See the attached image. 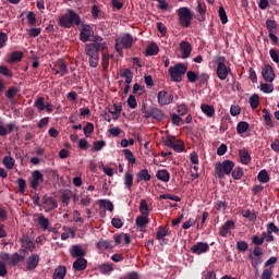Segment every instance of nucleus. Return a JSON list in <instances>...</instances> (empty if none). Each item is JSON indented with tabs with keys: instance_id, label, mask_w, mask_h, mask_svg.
Listing matches in <instances>:
<instances>
[{
	"instance_id": "12",
	"label": "nucleus",
	"mask_w": 279,
	"mask_h": 279,
	"mask_svg": "<svg viewBox=\"0 0 279 279\" xmlns=\"http://www.w3.org/2000/svg\"><path fill=\"white\" fill-rule=\"evenodd\" d=\"M41 206L45 213H50V210L58 208V202H56V198L45 195L41 198Z\"/></svg>"
},
{
	"instance_id": "54",
	"label": "nucleus",
	"mask_w": 279,
	"mask_h": 279,
	"mask_svg": "<svg viewBox=\"0 0 279 279\" xmlns=\"http://www.w3.org/2000/svg\"><path fill=\"white\" fill-rule=\"evenodd\" d=\"M16 184L19 186V191L21 195H25V189H27V183L24 179H17Z\"/></svg>"
},
{
	"instance_id": "13",
	"label": "nucleus",
	"mask_w": 279,
	"mask_h": 279,
	"mask_svg": "<svg viewBox=\"0 0 279 279\" xmlns=\"http://www.w3.org/2000/svg\"><path fill=\"white\" fill-rule=\"evenodd\" d=\"M157 101L161 107L169 106V104H173V96L167 90H161L157 94Z\"/></svg>"
},
{
	"instance_id": "52",
	"label": "nucleus",
	"mask_w": 279,
	"mask_h": 279,
	"mask_svg": "<svg viewBox=\"0 0 279 279\" xmlns=\"http://www.w3.org/2000/svg\"><path fill=\"white\" fill-rule=\"evenodd\" d=\"M83 132H84L85 136L88 138V136H90L93 134V132H95V125H93V123L88 122L84 126Z\"/></svg>"
},
{
	"instance_id": "56",
	"label": "nucleus",
	"mask_w": 279,
	"mask_h": 279,
	"mask_svg": "<svg viewBox=\"0 0 279 279\" xmlns=\"http://www.w3.org/2000/svg\"><path fill=\"white\" fill-rule=\"evenodd\" d=\"M16 95H19V89L16 87H11L5 93V97H8V99H14Z\"/></svg>"
},
{
	"instance_id": "46",
	"label": "nucleus",
	"mask_w": 279,
	"mask_h": 279,
	"mask_svg": "<svg viewBox=\"0 0 279 279\" xmlns=\"http://www.w3.org/2000/svg\"><path fill=\"white\" fill-rule=\"evenodd\" d=\"M266 29H268L269 34L276 33V29H278V25L276 24V21L267 20L266 21Z\"/></svg>"
},
{
	"instance_id": "22",
	"label": "nucleus",
	"mask_w": 279,
	"mask_h": 279,
	"mask_svg": "<svg viewBox=\"0 0 279 279\" xmlns=\"http://www.w3.org/2000/svg\"><path fill=\"white\" fill-rule=\"evenodd\" d=\"M239 158L242 165H250V162L252 161V157L250 156V151H247V149H240Z\"/></svg>"
},
{
	"instance_id": "29",
	"label": "nucleus",
	"mask_w": 279,
	"mask_h": 279,
	"mask_svg": "<svg viewBox=\"0 0 279 279\" xmlns=\"http://www.w3.org/2000/svg\"><path fill=\"white\" fill-rule=\"evenodd\" d=\"M120 77L125 78V84H132L134 74L132 73V70L125 69V70H122V72L120 73Z\"/></svg>"
},
{
	"instance_id": "23",
	"label": "nucleus",
	"mask_w": 279,
	"mask_h": 279,
	"mask_svg": "<svg viewBox=\"0 0 279 279\" xmlns=\"http://www.w3.org/2000/svg\"><path fill=\"white\" fill-rule=\"evenodd\" d=\"M71 256H73V258H83V256H86V251H84L80 245H73Z\"/></svg>"
},
{
	"instance_id": "51",
	"label": "nucleus",
	"mask_w": 279,
	"mask_h": 279,
	"mask_svg": "<svg viewBox=\"0 0 279 279\" xmlns=\"http://www.w3.org/2000/svg\"><path fill=\"white\" fill-rule=\"evenodd\" d=\"M218 14L222 25H226V23H228V14H226V9H223V7H220L218 10Z\"/></svg>"
},
{
	"instance_id": "35",
	"label": "nucleus",
	"mask_w": 279,
	"mask_h": 279,
	"mask_svg": "<svg viewBox=\"0 0 279 279\" xmlns=\"http://www.w3.org/2000/svg\"><path fill=\"white\" fill-rule=\"evenodd\" d=\"M98 269H99L100 274L106 275V274H111V271H113L114 267L112 266V264L106 263V264H101Z\"/></svg>"
},
{
	"instance_id": "31",
	"label": "nucleus",
	"mask_w": 279,
	"mask_h": 279,
	"mask_svg": "<svg viewBox=\"0 0 279 279\" xmlns=\"http://www.w3.org/2000/svg\"><path fill=\"white\" fill-rule=\"evenodd\" d=\"M123 110V107L120 105H113V109H108V112L110 114H113V121H117L119 117H121V111Z\"/></svg>"
},
{
	"instance_id": "27",
	"label": "nucleus",
	"mask_w": 279,
	"mask_h": 279,
	"mask_svg": "<svg viewBox=\"0 0 279 279\" xmlns=\"http://www.w3.org/2000/svg\"><path fill=\"white\" fill-rule=\"evenodd\" d=\"M64 276H66V267L59 266L54 269L53 279H64Z\"/></svg>"
},
{
	"instance_id": "8",
	"label": "nucleus",
	"mask_w": 279,
	"mask_h": 279,
	"mask_svg": "<svg viewBox=\"0 0 279 279\" xmlns=\"http://www.w3.org/2000/svg\"><path fill=\"white\" fill-rule=\"evenodd\" d=\"M31 189L38 191V186L45 182V174L40 170H35L28 180Z\"/></svg>"
},
{
	"instance_id": "48",
	"label": "nucleus",
	"mask_w": 279,
	"mask_h": 279,
	"mask_svg": "<svg viewBox=\"0 0 279 279\" xmlns=\"http://www.w3.org/2000/svg\"><path fill=\"white\" fill-rule=\"evenodd\" d=\"M263 112H264L265 124L268 128H274V122L271 121V114L267 111V109H263Z\"/></svg>"
},
{
	"instance_id": "42",
	"label": "nucleus",
	"mask_w": 279,
	"mask_h": 279,
	"mask_svg": "<svg viewBox=\"0 0 279 279\" xmlns=\"http://www.w3.org/2000/svg\"><path fill=\"white\" fill-rule=\"evenodd\" d=\"M14 158L10 157V156H5L2 160V165L7 168V169H14Z\"/></svg>"
},
{
	"instance_id": "55",
	"label": "nucleus",
	"mask_w": 279,
	"mask_h": 279,
	"mask_svg": "<svg viewBox=\"0 0 279 279\" xmlns=\"http://www.w3.org/2000/svg\"><path fill=\"white\" fill-rule=\"evenodd\" d=\"M159 199H171L172 202H182V198H180V196H175L172 194H161L159 196Z\"/></svg>"
},
{
	"instance_id": "37",
	"label": "nucleus",
	"mask_w": 279,
	"mask_h": 279,
	"mask_svg": "<svg viewBox=\"0 0 279 279\" xmlns=\"http://www.w3.org/2000/svg\"><path fill=\"white\" fill-rule=\"evenodd\" d=\"M135 223L137 226V228H145V226H147V223H149V218H147V216H140L136 218Z\"/></svg>"
},
{
	"instance_id": "4",
	"label": "nucleus",
	"mask_w": 279,
	"mask_h": 279,
	"mask_svg": "<svg viewBox=\"0 0 279 279\" xmlns=\"http://www.w3.org/2000/svg\"><path fill=\"white\" fill-rule=\"evenodd\" d=\"M186 71H189V65L184 63H177L174 66H170L168 73L171 77V82L180 84L184 75H186Z\"/></svg>"
},
{
	"instance_id": "1",
	"label": "nucleus",
	"mask_w": 279,
	"mask_h": 279,
	"mask_svg": "<svg viewBox=\"0 0 279 279\" xmlns=\"http://www.w3.org/2000/svg\"><path fill=\"white\" fill-rule=\"evenodd\" d=\"M106 41L104 38L97 36L93 39V43L87 44L85 46V53L88 57L89 65L93 69H97L99 66V51H104L106 49Z\"/></svg>"
},
{
	"instance_id": "43",
	"label": "nucleus",
	"mask_w": 279,
	"mask_h": 279,
	"mask_svg": "<svg viewBox=\"0 0 279 279\" xmlns=\"http://www.w3.org/2000/svg\"><path fill=\"white\" fill-rule=\"evenodd\" d=\"M250 104L251 108H253V110H256V108H258V106L260 105V98L258 97V95H252L250 98Z\"/></svg>"
},
{
	"instance_id": "59",
	"label": "nucleus",
	"mask_w": 279,
	"mask_h": 279,
	"mask_svg": "<svg viewBox=\"0 0 279 279\" xmlns=\"http://www.w3.org/2000/svg\"><path fill=\"white\" fill-rule=\"evenodd\" d=\"M232 178H233V180H241L243 178V169L235 168L232 171Z\"/></svg>"
},
{
	"instance_id": "11",
	"label": "nucleus",
	"mask_w": 279,
	"mask_h": 279,
	"mask_svg": "<svg viewBox=\"0 0 279 279\" xmlns=\"http://www.w3.org/2000/svg\"><path fill=\"white\" fill-rule=\"evenodd\" d=\"M2 260L11 265L12 267H15V265H19V263L23 262L25 257L20 255L19 253H14L13 255H10L8 253H4L1 255Z\"/></svg>"
},
{
	"instance_id": "53",
	"label": "nucleus",
	"mask_w": 279,
	"mask_h": 279,
	"mask_svg": "<svg viewBox=\"0 0 279 279\" xmlns=\"http://www.w3.org/2000/svg\"><path fill=\"white\" fill-rule=\"evenodd\" d=\"M147 56H156L158 54V45L151 44L146 48Z\"/></svg>"
},
{
	"instance_id": "60",
	"label": "nucleus",
	"mask_w": 279,
	"mask_h": 279,
	"mask_svg": "<svg viewBox=\"0 0 279 279\" xmlns=\"http://www.w3.org/2000/svg\"><path fill=\"white\" fill-rule=\"evenodd\" d=\"M247 247H250L247 242H245V241L236 242V248L239 250V252H247Z\"/></svg>"
},
{
	"instance_id": "10",
	"label": "nucleus",
	"mask_w": 279,
	"mask_h": 279,
	"mask_svg": "<svg viewBox=\"0 0 279 279\" xmlns=\"http://www.w3.org/2000/svg\"><path fill=\"white\" fill-rule=\"evenodd\" d=\"M52 71H54V75H60L61 77H64V75H69V66L66 65V62H64V60L62 59L56 61Z\"/></svg>"
},
{
	"instance_id": "18",
	"label": "nucleus",
	"mask_w": 279,
	"mask_h": 279,
	"mask_svg": "<svg viewBox=\"0 0 279 279\" xmlns=\"http://www.w3.org/2000/svg\"><path fill=\"white\" fill-rule=\"evenodd\" d=\"M93 36V27L90 25L83 26L80 33V39L82 43H88V39Z\"/></svg>"
},
{
	"instance_id": "15",
	"label": "nucleus",
	"mask_w": 279,
	"mask_h": 279,
	"mask_svg": "<svg viewBox=\"0 0 279 279\" xmlns=\"http://www.w3.org/2000/svg\"><path fill=\"white\" fill-rule=\"evenodd\" d=\"M38 263H40V256L38 254L31 255L26 260V269L34 271L38 267Z\"/></svg>"
},
{
	"instance_id": "14",
	"label": "nucleus",
	"mask_w": 279,
	"mask_h": 279,
	"mask_svg": "<svg viewBox=\"0 0 279 279\" xmlns=\"http://www.w3.org/2000/svg\"><path fill=\"white\" fill-rule=\"evenodd\" d=\"M210 247L208 246V243L206 242H197L191 247L192 254H197L198 256L202 254H206Z\"/></svg>"
},
{
	"instance_id": "3",
	"label": "nucleus",
	"mask_w": 279,
	"mask_h": 279,
	"mask_svg": "<svg viewBox=\"0 0 279 279\" xmlns=\"http://www.w3.org/2000/svg\"><path fill=\"white\" fill-rule=\"evenodd\" d=\"M232 169H234V161L232 160H223L215 163L214 175L219 180L226 178V175H230L232 173Z\"/></svg>"
},
{
	"instance_id": "25",
	"label": "nucleus",
	"mask_w": 279,
	"mask_h": 279,
	"mask_svg": "<svg viewBox=\"0 0 279 279\" xmlns=\"http://www.w3.org/2000/svg\"><path fill=\"white\" fill-rule=\"evenodd\" d=\"M157 180H160L161 182H169L171 180V174L169 173V170H158L156 173Z\"/></svg>"
},
{
	"instance_id": "44",
	"label": "nucleus",
	"mask_w": 279,
	"mask_h": 279,
	"mask_svg": "<svg viewBox=\"0 0 279 279\" xmlns=\"http://www.w3.org/2000/svg\"><path fill=\"white\" fill-rule=\"evenodd\" d=\"M274 278V267L265 268L262 271L260 279H271Z\"/></svg>"
},
{
	"instance_id": "63",
	"label": "nucleus",
	"mask_w": 279,
	"mask_h": 279,
	"mask_svg": "<svg viewBox=\"0 0 279 279\" xmlns=\"http://www.w3.org/2000/svg\"><path fill=\"white\" fill-rule=\"evenodd\" d=\"M111 226H113V228H123V220H121V218H112L111 220Z\"/></svg>"
},
{
	"instance_id": "28",
	"label": "nucleus",
	"mask_w": 279,
	"mask_h": 279,
	"mask_svg": "<svg viewBox=\"0 0 279 279\" xmlns=\"http://www.w3.org/2000/svg\"><path fill=\"white\" fill-rule=\"evenodd\" d=\"M37 223H39L43 230H51L49 229V219H47L43 214L38 215Z\"/></svg>"
},
{
	"instance_id": "20",
	"label": "nucleus",
	"mask_w": 279,
	"mask_h": 279,
	"mask_svg": "<svg viewBox=\"0 0 279 279\" xmlns=\"http://www.w3.org/2000/svg\"><path fill=\"white\" fill-rule=\"evenodd\" d=\"M234 230V220H227L226 223L220 228V236H228V232Z\"/></svg>"
},
{
	"instance_id": "61",
	"label": "nucleus",
	"mask_w": 279,
	"mask_h": 279,
	"mask_svg": "<svg viewBox=\"0 0 279 279\" xmlns=\"http://www.w3.org/2000/svg\"><path fill=\"white\" fill-rule=\"evenodd\" d=\"M267 232H268L269 234H274V232H275V234H278L279 229L277 228V226H276L274 222H269V223L267 225Z\"/></svg>"
},
{
	"instance_id": "16",
	"label": "nucleus",
	"mask_w": 279,
	"mask_h": 279,
	"mask_svg": "<svg viewBox=\"0 0 279 279\" xmlns=\"http://www.w3.org/2000/svg\"><path fill=\"white\" fill-rule=\"evenodd\" d=\"M22 247L26 250V252H34L36 250V243L32 241L29 235H23L21 239Z\"/></svg>"
},
{
	"instance_id": "24",
	"label": "nucleus",
	"mask_w": 279,
	"mask_h": 279,
	"mask_svg": "<svg viewBox=\"0 0 279 279\" xmlns=\"http://www.w3.org/2000/svg\"><path fill=\"white\" fill-rule=\"evenodd\" d=\"M180 51L182 52V58H189L191 56V44L189 41H181Z\"/></svg>"
},
{
	"instance_id": "64",
	"label": "nucleus",
	"mask_w": 279,
	"mask_h": 279,
	"mask_svg": "<svg viewBox=\"0 0 279 279\" xmlns=\"http://www.w3.org/2000/svg\"><path fill=\"white\" fill-rule=\"evenodd\" d=\"M128 106L132 109L136 108V106H138V104L136 102V97L130 95L128 98Z\"/></svg>"
},
{
	"instance_id": "33",
	"label": "nucleus",
	"mask_w": 279,
	"mask_h": 279,
	"mask_svg": "<svg viewBox=\"0 0 279 279\" xmlns=\"http://www.w3.org/2000/svg\"><path fill=\"white\" fill-rule=\"evenodd\" d=\"M14 132V123L7 124V126L0 125V136H8Z\"/></svg>"
},
{
	"instance_id": "21",
	"label": "nucleus",
	"mask_w": 279,
	"mask_h": 279,
	"mask_svg": "<svg viewBox=\"0 0 279 279\" xmlns=\"http://www.w3.org/2000/svg\"><path fill=\"white\" fill-rule=\"evenodd\" d=\"M88 265V262L82 257H78L74 263H73V269L75 271H84Z\"/></svg>"
},
{
	"instance_id": "17",
	"label": "nucleus",
	"mask_w": 279,
	"mask_h": 279,
	"mask_svg": "<svg viewBox=\"0 0 279 279\" xmlns=\"http://www.w3.org/2000/svg\"><path fill=\"white\" fill-rule=\"evenodd\" d=\"M262 75L265 82H272L276 80V74L274 73V68H271V65H265L262 71Z\"/></svg>"
},
{
	"instance_id": "19",
	"label": "nucleus",
	"mask_w": 279,
	"mask_h": 279,
	"mask_svg": "<svg viewBox=\"0 0 279 279\" xmlns=\"http://www.w3.org/2000/svg\"><path fill=\"white\" fill-rule=\"evenodd\" d=\"M146 119L153 118L157 121H162L165 119V113L159 108H153L149 112H146Z\"/></svg>"
},
{
	"instance_id": "30",
	"label": "nucleus",
	"mask_w": 279,
	"mask_h": 279,
	"mask_svg": "<svg viewBox=\"0 0 279 279\" xmlns=\"http://www.w3.org/2000/svg\"><path fill=\"white\" fill-rule=\"evenodd\" d=\"M241 214H242V217H244V219H247L248 221H256L257 216L254 210L243 209Z\"/></svg>"
},
{
	"instance_id": "5",
	"label": "nucleus",
	"mask_w": 279,
	"mask_h": 279,
	"mask_svg": "<svg viewBox=\"0 0 279 279\" xmlns=\"http://www.w3.org/2000/svg\"><path fill=\"white\" fill-rule=\"evenodd\" d=\"M80 15L75 11L68 10V12L59 19V25L61 27H73V25H80Z\"/></svg>"
},
{
	"instance_id": "2",
	"label": "nucleus",
	"mask_w": 279,
	"mask_h": 279,
	"mask_svg": "<svg viewBox=\"0 0 279 279\" xmlns=\"http://www.w3.org/2000/svg\"><path fill=\"white\" fill-rule=\"evenodd\" d=\"M214 64L216 66V75L221 80V82L228 80V75L232 73L230 66H228V61L223 56H216L214 58Z\"/></svg>"
},
{
	"instance_id": "39",
	"label": "nucleus",
	"mask_w": 279,
	"mask_h": 279,
	"mask_svg": "<svg viewBox=\"0 0 279 279\" xmlns=\"http://www.w3.org/2000/svg\"><path fill=\"white\" fill-rule=\"evenodd\" d=\"M169 234V229L167 227H159L156 233V239L160 241V239H165Z\"/></svg>"
},
{
	"instance_id": "47",
	"label": "nucleus",
	"mask_w": 279,
	"mask_h": 279,
	"mask_svg": "<svg viewBox=\"0 0 279 279\" xmlns=\"http://www.w3.org/2000/svg\"><path fill=\"white\" fill-rule=\"evenodd\" d=\"M140 213L144 216L149 215V207L147 206V201L146 199L141 201V203H140Z\"/></svg>"
},
{
	"instance_id": "26",
	"label": "nucleus",
	"mask_w": 279,
	"mask_h": 279,
	"mask_svg": "<svg viewBox=\"0 0 279 279\" xmlns=\"http://www.w3.org/2000/svg\"><path fill=\"white\" fill-rule=\"evenodd\" d=\"M201 110L202 112H204L209 119H213V117H215V107L207 105V104H203L201 106Z\"/></svg>"
},
{
	"instance_id": "9",
	"label": "nucleus",
	"mask_w": 279,
	"mask_h": 279,
	"mask_svg": "<svg viewBox=\"0 0 279 279\" xmlns=\"http://www.w3.org/2000/svg\"><path fill=\"white\" fill-rule=\"evenodd\" d=\"M165 145H167V147H171V149L178 153L184 151V142L177 140L174 136L166 137Z\"/></svg>"
},
{
	"instance_id": "40",
	"label": "nucleus",
	"mask_w": 279,
	"mask_h": 279,
	"mask_svg": "<svg viewBox=\"0 0 279 279\" xmlns=\"http://www.w3.org/2000/svg\"><path fill=\"white\" fill-rule=\"evenodd\" d=\"M257 180L263 184H267V182H269V173L267 170H262L257 175Z\"/></svg>"
},
{
	"instance_id": "58",
	"label": "nucleus",
	"mask_w": 279,
	"mask_h": 279,
	"mask_svg": "<svg viewBox=\"0 0 279 279\" xmlns=\"http://www.w3.org/2000/svg\"><path fill=\"white\" fill-rule=\"evenodd\" d=\"M269 56L272 61L276 62V64H279V50L278 49H270Z\"/></svg>"
},
{
	"instance_id": "49",
	"label": "nucleus",
	"mask_w": 279,
	"mask_h": 279,
	"mask_svg": "<svg viewBox=\"0 0 279 279\" xmlns=\"http://www.w3.org/2000/svg\"><path fill=\"white\" fill-rule=\"evenodd\" d=\"M137 175L140 180H144V182H149V180H151V175L149 174V171H147V169H143L138 172Z\"/></svg>"
},
{
	"instance_id": "62",
	"label": "nucleus",
	"mask_w": 279,
	"mask_h": 279,
	"mask_svg": "<svg viewBox=\"0 0 279 279\" xmlns=\"http://www.w3.org/2000/svg\"><path fill=\"white\" fill-rule=\"evenodd\" d=\"M133 182H134V178L132 177L131 173L126 172V174H125V183H124L126 189H132Z\"/></svg>"
},
{
	"instance_id": "34",
	"label": "nucleus",
	"mask_w": 279,
	"mask_h": 279,
	"mask_svg": "<svg viewBox=\"0 0 279 279\" xmlns=\"http://www.w3.org/2000/svg\"><path fill=\"white\" fill-rule=\"evenodd\" d=\"M124 158L128 160L130 165H136V157H134V153L130 149H124L123 150Z\"/></svg>"
},
{
	"instance_id": "38",
	"label": "nucleus",
	"mask_w": 279,
	"mask_h": 279,
	"mask_svg": "<svg viewBox=\"0 0 279 279\" xmlns=\"http://www.w3.org/2000/svg\"><path fill=\"white\" fill-rule=\"evenodd\" d=\"M100 208H105V210H109V213H112V210H114V205L112 204V202L108 201V199H100Z\"/></svg>"
},
{
	"instance_id": "6",
	"label": "nucleus",
	"mask_w": 279,
	"mask_h": 279,
	"mask_svg": "<svg viewBox=\"0 0 279 279\" xmlns=\"http://www.w3.org/2000/svg\"><path fill=\"white\" fill-rule=\"evenodd\" d=\"M134 45V38L130 34H124L120 38L116 39V51L119 56H123V49H132Z\"/></svg>"
},
{
	"instance_id": "32",
	"label": "nucleus",
	"mask_w": 279,
	"mask_h": 279,
	"mask_svg": "<svg viewBox=\"0 0 279 279\" xmlns=\"http://www.w3.org/2000/svg\"><path fill=\"white\" fill-rule=\"evenodd\" d=\"M248 258L251 260V265H252L253 269L258 271V266H260L263 264V258L256 257L254 255H248Z\"/></svg>"
},
{
	"instance_id": "45",
	"label": "nucleus",
	"mask_w": 279,
	"mask_h": 279,
	"mask_svg": "<svg viewBox=\"0 0 279 279\" xmlns=\"http://www.w3.org/2000/svg\"><path fill=\"white\" fill-rule=\"evenodd\" d=\"M35 108H37L38 112H43L45 110V98L39 97L34 102Z\"/></svg>"
},
{
	"instance_id": "36",
	"label": "nucleus",
	"mask_w": 279,
	"mask_h": 279,
	"mask_svg": "<svg viewBox=\"0 0 279 279\" xmlns=\"http://www.w3.org/2000/svg\"><path fill=\"white\" fill-rule=\"evenodd\" d=\"M250 130V124L245 121L239 122L236 125V132L238 134H245Z\"/></svg>"
},
{
	"instance_id": "50",
	"label": "nucleus",
	"mask_w": 279,
	"mask_h": 279,
	"mask_svg": "<svg viewBox=\"0 0 279 279\" xmlns=\"http://www.w3.org/2000/svg\"><path fill=\"white\" fill-rule=\"evenodd\" d=\"M259 89L262 90V93H274V85L272 84H267V83H262L259 85Z\"/></svg>"
},
{
	"instance_id": "41",
	"label": "nucleus",
	"mask_w": 279,
	"mask_h": 279,
	"mask_svg": "<svg viewBox=\"0 0 279 279\" xmlns=\"http://www.w3.org/2000/svg\"><path fill=\"white\" fill-rule=\"evenodd\" d=\"M21 60H23V52L21 51H14L11 53L9 62H21Z\"/></svg>"
},
{
	"instance_id": "7",
	"label": "nucleus",
	"mask_w": 279,
	"mask_h": 279,
	"mask_svg": "<svg viewBox=\"0 0 279 279\" xmlns=\"http://www.w3.org/2000/svg\"><path fill=\"white\" fill-rule=\"evenodd\" d=\"M178 16L181 27H189L193 21V12L186 7L178 9Z\"/></svg>"
},
{
	"instance_id": "57",
	"label": "nucleus",
	"mask_w": 279,
	"mask_h": 279,
	"mask_svg": "<svg viewBox=\"0 0 279 279\" xmlns=\"http://www.w3.org/2000/svg\"><path fill=\"white\" fill-rule=\"evenodd\" d=\"M96 245L101 252H104V250H110V242L106 240H100Z\"/></svg>"
}]
</instances>
